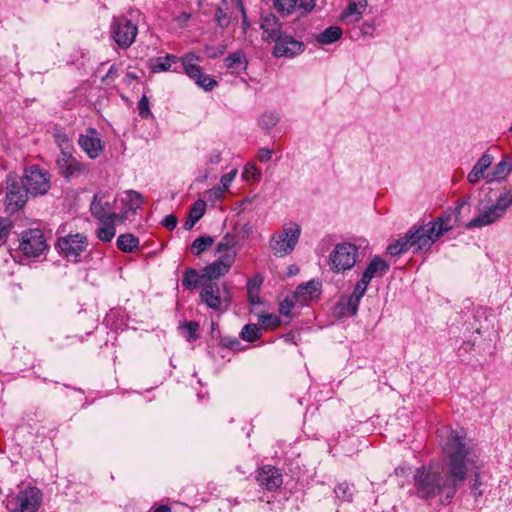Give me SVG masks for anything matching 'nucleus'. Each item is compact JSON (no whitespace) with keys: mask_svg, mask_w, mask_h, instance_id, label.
I'll return each instance as SVG.
<instances>
[{"mask_svg":"<svg viewBox=\"0 0 512 512\" xmlns=\"http://www.w3.org/2000/svg\"><path fill=\"white\" fill-rule=\"evenodd\" d=\"M447 462L444 466H421L413 474L415 494L424 500L440 496V502L449 504L467 477V463L473 462L471 440L458 431H452L444 447Z\"/></svg>","mask_w":512,"mask_h":512,"instance_id":"nucleus-1","label":"nucleus"},{"mask_svg":"<svg viewBox=\"0 0 512 512\" xmlns=\"http://www.w3.org/2000/svg\"><path fill=\"white\" fill-rule=\"evenodd\" d=\"M201 60L202 58L194 52H188L182 57L167 54L164 57L161 56L151 59L149 67L154 73L168 70L174 72L183 70L198 87L209 92L217 85V81L203 72L200 67Z\"/></svg>","mask_w":512,"mask_h":512,"instance_id":"nucleus-2","label":"nucleus"},{"mask_svg":"<svg viewBox=\"0 0 512 512\" xmlns=\"http://www.w3.org/2000/svg\"><path fill=\"white\" fill-rule=\"evenodd\" d=\"M448 229L449 227H442L439 221L414 225L403 237L388 245L387 253L398 256L410 249H413L414 254L426 253Z\"/></svg>","mask_w":512,"mask_h":512,"instance_id":"nucleus-3","label":"nucleus"},{"mask_svg":"<svg viewBox=\"0 0 512 512\" xmlns=\"http://www.w3.org/2000/svg\"><path fill=\"white\" fill-rule=\"evenodd\" d=\"M200 300L209 309L217 312L227 311L232 302V294L226 283L202 282Z\"/></svg>","mask_w":512,"mask_h":512,"instance_id":"nucleus-4","label":"nucleus"},{"mask_svg":"<svg viewBox=\"0 0 512 512\" xmlns=\"http://www.w3.org/2000/svg\"><path fill=\"white\" fill-rule=\"evenodd\" d=\"M358 248L351 243H340L329 256V266L334 273L350 270L356 263Z\"/></svg>","mask_w":512,"mask_h":512,"instance_id":"nucleus-5","label":"nucleus"},{"mask_svg":"<svg viewBox=\"0 0 512 512\" xmlns=\"http://www.w3.org/2000/svg\"><path fill=\"white\" fill-rule=\"evenodd\" d=\"M301 228L296 223H291L289 227H284L282 232L273 237L270 241V247L277 256H284L295 248Z\"/></svg>","mask_w":512,"mask_h":512,"instance_id":"nucleus-6","label":"nucleus"},{"mask_svg":"<svg viewBox=\"0 0 512 512\" xmlns=\"http://www.w3.org/2000/svg\"><path fill=\"white\" fill-rule=\"evenodd\" d=\"M42 494L36 487H30L21 491L16 497L7 503L10 512H37Z\"/></svg>","mask_w":512,"mask_h":512,"instance_id":"nucleus-7","label":"nucleus"},{"mask_svg":"<svg viewBox=\"0 0 512 512\" xmlns=\"http://www.w3.org/2000/svg\"><path fill=\"white\" fill-rule=\"evenodd\" d=\"M111 33L115 42L123 49L129 48L138 33V27L126 17L113 18Z\"/></svg>","mask_w":512,"mask_h":512,"instance_id":"nucleus-8","label":"nucleus"},{"mask_svg":"<svg viewBox=\"0 0 512 512\" xmlns=\"http://www.w3.org/2000/svg\"><path fill=\"white\" fill-rule=\"evenodd\" d=\"M19 248L27 257L40 256L48 249L43 231L38 228L23 231Z\"/></svg>","mask_w":512,"mask_h":512,"instance_id":"nucleus-9","label":"nucleus"},{"mask_svg":"<svg viewBox=\"0 0 512 512\" xmlns=\"http://www.w3.org/2000/svg\"><path fill=\"white\" fill-rule=\"evenodd\" d=\"M88 246L87 237L83 234H68L60 237L57 242L59 252L68 260L77 261V258Z\"/></svg>","mask_w":512,"mask_h":512,"instance_id":"nucleus-10","label":"nucleus"},{"mask_svg":"<svg viewBox=\"0 0 512 512\" xmlns=\"http://www.w3.org/2000/svg\"><path fill=\"white\" fill-rule=\"evenodd\" d=\"M22 181L33 196L44 195L50 189L48 172L36 166L30 167Z\"/></svg>","mask_w":512,"mask_h":512,"instance_id":"nucleus-11","label":"nucleus"},{"mask_svg":"<svg viewBox=\"0 0 512 512\" xmlns=\"http://www.w3.org/2000/svg\"><path fill=\"white\" fill-rule=\"evenodd\" d=\"M236 259V252L221 254L213 263L207 265L201 272V278L206 282L219 279L226 275Z\"/></svg>","mask_w":512,"mask_h":512,"instance_id":"nucleus-12","label":"nucleus"},{"mask_svg":"<svg viewBox=\"0 0 512 512\" xmlns=\"http://www.w3.org/2000/svg\"><path fill=\"white\" fill-rule=\"evenodd\" d=\"M28 190L22 179H13L8 182L6 193V208L9 212L15 213L21 209L26 201Z\"/></svg>","mask_w":512,"mask_h":512,"instance_id":"nucleus-13","label":"nucleus"},{"mask_svg":"<svg viewBox=\"0 0 512 512\" xmlns=\"http://www.w3.org/2000/svg\"><path fill=\"white\" fill-rule=\"evenodd\" d=\"M275 42L273 55L275 57H294L303 52L305 44L294 38L292 35L284 33Z\"/></svg>","mask_w":512,"mask_h":512,"instance_id":"nucleus-14","label":"nucleus"},{"mask_svg":"<svg viewBox=\"0 0 512 512\" xmlns=\"http://www.w3.org/2000/svg\"><path fill=\"white\" fill-rule=\"evenodd\" d=\"M316 0H272L275 10L282 16H288L295 12L308 14L315 7Z\"/></svg>","mask_w":512,"mask_h":512,"instance_id":"nucleus-15","label":"nucleus"},{"mask_svg":"<svg viewBox=\"0 0 512 512\" xmlns=\"http://www.w3.org/2000/svg\"><path fill=\"white\" fill-rule=\"evenodd\" d=\"M257 482L268 491H275L283 484V476L281 471L271 465L261 467L257 474Z\"/></svg>","mask_w":512,"mask_h":512,"instance_id":"nucleus-16","label":"nucleus"},{"mask_svg":"<svg viewBox=\"0 0 512 512\" xmlns=\"http://www.w3.org/2000/svg\"><path fill=\"white\" fill-rule=\"evenodd\" d=\"M56 165L59 173L67 180L79 176L85 170V166L76 160L72 153L61 154L56 160Z\"/></svg>","mask_w":512,"mask_h":512,"instance_id":"nucleus-17","label":"nucleus"},{"mask_svg":"<svg viewBox=\"0 0 512 512\" xmlns=\"http://www.w3.org/2000/svg\"><path fill=\"white\" fill-rule=\"evenodd\" d=\"M501 215L492 205L486 207L483 202L479 204V214L466 224L467 229L480 228L490 225L500 219Z\"/></svg>","mask_w":512,"mask_h":512,"instance_id":"nucleus-18","label":"nucleus"},{"mask_svg":"<svg viewBox=\"0 0 512 512\" xmlns=\"http://www.w3.org/2000/svg\"><path fill=\"white\" fill-rule=\"evenodd\" d=\"M260 27L263 30L264 39L267 41H276L285 33L281 30L282 24L279 18L272 13H268L261 17Z\"/></svg>","mask_w":512,"mask_h":512,"instance_id":"nucleus-19","label":"nucleus"},{"mask_svg":"<svg viewBox=\"0 0 512 512\" xmlns=\"http://www.w3.org/2000/svg\"><path fill=\"white\" fill-rule=\"evenodd\" d=\"M78 142L90 158H96L102 151L101 140L94 128H88L87 133L81 135Z\"/></svg>","mask_w":512,"mask_h":512,"instance_id":"nucleus-20","label":"nucleus"},{"mask_svg":"<svg viewBox=\"0 0 512 512\" xmlns=\"http://www.w3.org/2000/svg\"><path fill=\"white\" fill-rule=\"evenodd\" d=\"M368 6V0H349L347 7L341 13V19L347 23H357Z\"/></svg>","mask_w":512,"mask_h":512,"instance_id":"nucleus-21","label":"nucleus"},{"mask_svg":"<svg viewBox=\"0 0 512 512\" xmlns=\"http://www.w3.org/2000/svg\"><path fill=\"white\" fill-rule=\"evenodd\" d=\"M369 283H370V281L365 279L363 276L356 283L353 293L350 295V297L347 299V301L345 303L346 309L350 313V315L354 316L357 314L361 298L365 294Z\"/></svg>","mask_w":512,"mask_h":512,"instance_id":"nucleus-22","label":"nucleus"},{"mask_svg":"<svg viewBox=\"0 0 512 512\" xmlns=\"http://www.w3.org/2000/svg\"><path fill=\"white\" fill-rule=\"evenodd\" d=\"M390 265L379 256H374L362 276L371 282L375 277H383L389 271Z\"/></svg>","mask_w":512,"mask_h":512,"instance_id":"nucleus-23","label":"nucleus"},{"mask_svg":"<svg viewBox=\"0 0 512 512\" xmlns=\"http://www.w3.org/2000/svg\"><path fill=\"white\" fill-rule=\"evenodd\" d=\"M105 197L102 193H97L94 195L93 200L90 204V211L92 215L97 218L100 222L106 221L109 219V214L107 211L111 209L110 204L107 201H103Z\"/></svg>","mask_w":512,"mask_h":512,"instance_id":"nucleus-24","label":"nucleus"},{"mask_svg":"<svg viewBox=\"0 0 512 512\" xmlns=\"http://www.w3.org/2000/svg\"><path fill=\"white\" fill-rule=\"evenodd\" d=\"M492 159V156H490L489 154L482 155V157L477 161V163L474 165V167L468 174L467 178L471 184L479 182L480 179L484 177L485 171L492 164Z\"/></svg>","mask_w":512,"mask_h":512,"instance_id":"nucleus-25","label":"nucleus"},{"mask_svg":"<svg viewBox=\"0 0 512 512\" xmlns=\"http://www.w3.org/2000/svg\"><path fill=\"white\" fill-rule=\"evenodd\" d=\"M321 294V283L311 280L307 283L300 284L295 291V297H301L303 301L319 297Z\"/></svg>","mask_w":512,"mask_h":512,"instance_id":"nucleus-26","label":"nucleus"},{"mask_svg":"<svg viewBox=\"0 0 512 512\" xmlns=\"http://www.w3.org/2000/svg\"><path fill=\"white\" fill-rule=\"evenodd\" d=\"M224 63L225 66L235 74H239L247 68V60L242 51L231 53L225 58Z\"/></svg>","mask_w":512,"mask_h":512,"instance_id":"nucleus-27","label":"nucleus"},{"mask_svg":"<svg viewBox=\"0 0 512 512\" xmlns=\"http://www.w3.org/2000/svg\"><path fill=\"white\" fill-rule=\"evenodd\" d=\"M206 210V202L202 199L195 201L190 209L189 216L185 221L183 228L191 230L194 225L203 217Z\"/></svg>","mask_w":512,"mask_h":512,"instance_id":"nucleus-28","label":"nucleus"},{"mask_svg":"<svg viewBox=\"0 0 512 512\" xmlns=\"http://www.w3.org/2000/svg\"><path fill=\"white\" fill-rule=\"evenodd\" d=\"M342 29L338 26H329L315 36V40L321 45H329L342 37Z\"/></svg>","mask_w":512,"mask_h":512,"instance_id":"nucleus-29","label":"nucleus"},{"mask_svg":"<svg viewBox=\"0 0 512 512\" xmlns=\"http://www.w3.org/2000/svg\"><path fill=\"white\" fill-rule=\"evenodd\" d=\"M126 197L122 199L125 210L135 213L143 204V196L135 190H127Z\"/></svg>","mask_w":512,"mask_h":512,"instance_id":"nucleus-30","label":"nucleus"},{"mask_svg":"<svg viewBox=\"0 0 512 512\" xmlns=\"http://www.w3.org/2000/svg\"><path fill=\"white\" fill-rule=\"evenodd\" d=\"M202 282H205L204 279L201 278V274L199 275L194 268L189 267L185 269L182 278V286L185 289L192 290L198 285L201 286Z\"/></svg>","mask_w":512,"mask_h":512,"instance_id":"nucleus-31","label":"nucleus"},{"mask_svg":"<svg viewBox=\"0 0 512 512\" xmlns=\"http://www.w3.org/2000/svg\"><path fill=\"white\" fill-rule=\"evenodd\" d=\"M139 246V239L133 234H122L117 238V247L125 253H131Z\"/></svg>","mask_w":512,"mask_h":512,"instance_id":"nucleus-32","label":"nucleus"},{"mask_svg":"<svg viewBox=\"0 0 512 512\" xmlns=\"http://www.w3.org/2000/svg\"><path fill=\"white\" fill-rule=\"evenodd\" d=\"M470 458L473 459V462H469L467 463V466L469 464L473 465L474 466V472H473V481L471 483V492L473 494V497L475 500H477L479 497L482 496L483 492L480 490V486H481V482H480V465H477V461L474 459V456H473V451L471 450V455H470Z\"/></svg>","mask_w":512,"mask_h":512,"instance_id":"nucleus-33","label":"nucleus"},{"mask_svg":"<svg viewBox=\"0 0 512 512\" xmlns=\"http://www.w3.org/2000/svg\"><path fill=\"white\" fill-rule=\"evenodd\" d=\"M512 205V191L505 190L500 193L492 206L501 214L504 215L506 210Z\"/></svg>","mask_w":512,"mask_h":512,"instance_id":"nucleus-34","label":"nucleus"},{"mask_svg":"<svg viewBox=\"0 0 512 512\" xmlns=\"http://www.w3.org/2000/svg\"><path fill=\"white\" fill-rule=\"evenodd\" d=\"M214 243V238L211 236H200L196 238L192 245L191 251L194 255L199 256L202 252L210 248Z\"/></svg>","mask_w":512,"mask_h":512,"instance_id":"nucleus-35","label":"nucleus"},{"mask_svg":"<svg viewBox=\"0 0 512 512\" xmlns=\"http://www.w3.org/2000/svg\"><path fill=\"white\" fill-rule=\"evenodd\" d=\"M511 170H512L511 162L508 160H504L502 158V160L497 165H495L491 176L488 175L489 180L492 181L495 179H497V180L503 179L510 173Z\"/></svg>","mask_w":512,"mask_h":512,"instance_id":"nucleus-36","label":"nucleus"},{"mask_svg":"<svg viewBox=\"0 0 512 512\" xmlns=\"http://www.w3.org/2000/svg\"><path fill=\"white\" fill-rule=\"evenodd\" d=\"M240 337L247 342H254L261 337V329L256 324H246L241 332Z\"/></svg>","mask_w":512,"mask_h":512,"instance_id":"nucleus-37","label":"nucleus"},{"mask_svg":"<svg viewBox=\"0 0 512 512\" xmlns=\"http://www.w3.org/2000/svg\"><path fill=\"white\" fill-rule=\"evenodd\" d=\"M235 237L231 234H226L220 242L217 243L216 253L219 254H227L231 252H235L233 247L235 246Z\"/></svg>","mask_w":512,"mask_h":512,"instance_id":"nucleus-38","label":"nucleus"},{"mask_svg":"<svg viewBox=\"0 0 512 512\" xmlns=\"http://www.w3.org/2000/svg\"><path fill=\"white\" fill-rule=\"evenodd\" d=\"M279 122V115L274 111H266L264 112L259 120V126L262 129H271Z\"/></svg>","mask_w":512,"mask_h":512,"instance_id":"nucleus-39","label":"nucleus"},{"mask_svg":"<svg viewBox=\"0 0 512 512\" xmlns=\"http://www.w3.org/2000/svg\"><path fill=\"white\" fill-rule=\"evenodd\" d=\"M334 493L338 499L351 502L353 498V486L349 485L347 482L339 483L335 487Z\"/></svg>","mask_w":512,"mask_h":512,"instance_id":"nucleus-40","label":"nucleus"},{"mask_svg":"<svg viewBox=\"0 0 512 512\" xmlns=\"http://www.w3.org/2000/svg\"><path fill=\"white\" fill-rule=\"evenodd\" d=\"M101 223L102 226L97 229V237L103 242H110L116 234L115 226L106 221H101Z\"/></svg>","mask_w":512,"mask_h":512,"instance_id":"nucleus-41","label":"nucleus"},{"mask_svg":"<svg viewBox=\"0 0 512 512\" xmlns=\"http://www.w3.org/2000/svg\"><path fill=\"white\" fill-rule=\"evenodd\" d=\"M55 142L61 150V154L71 153L72 144L69 137L63 132H57L54 135Z\"/></svg>","mask_w":512,"mask_h":512,"instance_id":"nucleus-42","label":"nucleus"},{"mask_svg":"<svg viewBox=\"0 0 512 512\" xmlns=\"http://www.w3.org/2000/svg\"><path fill=\"white\" fill-rule=\"evenodd\" d=\"M183 328L187 331L188 335L186 336L187 341L193 342L199 338L198 330L199 323L196 321H185L183 324Z\"/></svg>","mask_w":512,"mask_h":512,"instance_id":"nucleus-43","label":"nucleus"},{"mask_svg":"<svg viewBox=\"0 0 512 512\" xmlns=\"http://www.w3.org/2000/svg\"><path fill=\"white\" fill-rule=\"evenodd\" d=\"M11 228L12 221L9 218L0 217V246L6 242Z\"/></svg>","mask_w":512,"mask_h":512,"instance_id":"nucleus-44","label":"nucleus"},{"mask_svg":"<svg viewBox=\"0 0 512 512\" xmlns=\"http://www.w3.org/2000/svg\"><path fill=\"white\" fill-rule=\"evenodd\" d=\"M259 323L264 328H274L280 324V320L277 316L267 313L259 316Z\"/></svg>","mask_w":512,"mask_h":512,"instance_id":"nucleus-45","label":"nucleus"},{"mask_svg":"<svg viewBox=\"0 0 512 512\" xmlns=\"http://www.w3.org/2000/svg\"><path fill=\"white\" fill-rule=\"evenodd\" d=\"M214 19L217 25L222 29L227 28L230 24V16L221 7L216 9Z\"/></svg>","mask_w":512,"mask_h":512,"instance_id":"nucleus-46","label":"nucleus"},{"mask_svg":"<svg viewBox=\"0 0 512 512\" xmlns=\"http://www.w3.org/2000/svg\"><path fill=\"white\" fill-rule=\"evenodd\" d=\"M219 344L222 347L229 348L231 350H239L241 347V342L237 338L230 336L221 337Z\"/></svg>","mask_w":512,"mask_h":512,"instance_id":"nucleus-47","label":"nucleus"},{"mask_svg":"<svg viewBox=\"0 0 512 512\" xmlns=\"http://www.w3.org/2000/svg\"><path fill=\"white\" fill-rule=\"evenodd\" d=\"M263 278L260 275H256L247 282V292H258L262 285Z\"/></svg>","mask_w":512,"mask_h":512,"instance_id":"nucleus-48","label":"nucleus"},{"mask_svg":"<svg viewBox=\"0 0 512 512\" xmlns=\"http://www.w3.org/2000/svg\"><path fill=\"white\" fill-rule=\"evenodd\" d=\"M138 110L139 115L142 118H148L149 116H151L148 98H140V101L138 103Z\"/></svg>","mask_w":512,"mask_h":512,"instance_id":"nucleus-49","label":"nucleus"},{"mask_svg":"<svg viewBox=\"0 0 512 512\" xmlns=\"http://www.w3.org/2000/svg\"><path fill=\"white\" fill-rule=\"evenodd\" d=\"M128 218V211L125 210L121 213H110L109 219L106 220V223L114 225L115 222L123 223Z\"/></svg>","mask_w":512,"mask_h":512,"instance_id":"nucleus-50","label":"nucleus"},{"mask_svg":"<svg viewBox=\"0 0 512 512\" xmlns=\"http://www.w3.org/2000/svg\"><path fill=\"white\" fill-rule=\"evenodd\" d=\"M452 220H453V214L447 213V214H444V215H441V216L435 218L433 221H439L441 223L442 227H449L448 231H450L451 229H453L454 224H455L452 222Z\"/></svg>","mask_w":512,"mask_h":512,"instance_id":"nucleus-51","label":"nucleus"},{"mask_svg":"<svg viewBox=\"0 0 512 512\" xmlns=\"http://www.w3.org/2000/svg\"><path fill=\"white\" fill-rule=\"evenodd\" d=\"M375 29L376 27L374 21H366L360 26V32L363 36L372 37L374 35Z\"/></svg>","mask_w":512,"mask_h":512,"instance_id":"nucleus-52","label":"nucleus"},{"mask_svg":"<svg viewBox=\"0 0 512 512\" xmlns=\"http://www.w3.org/2000/svg\"><path fill=\"white\" fill-rule=\"evenodd\" d=\"M294 307V303L291 299L286 298L280 303L279 311L284 316H289L291 309Z\"/></svg>","mask_w":512,"mask_h":512,"instance_id":"nucleus-53","label":"nucleus"},{"mask_svg":"<svg viewBox=\"0 0 512 512\" xmlns=\"http://www.w3.org/2000/svg\"><path fill=\"white\" fill-rule=\"evenodd\" d=\"M469 200H470V196H464L462 197L461 199L458 200L457 202V206L455 207V210H454V217H455V223L459 220V215L461 213V209L465 206V205H468L469 204Z\"/></svg>","mask_w":512,"mask_h":512,"instance_id":"nucleus-54","label":"nucleus"},{"mask_svg":"<svg viewBox=\"0 0 512 512\" xmlns=\"http://www.w3.org/2000/svg\"><path fill=\"white\" fill-rule=\"evenodd\" d=\"M230 2L233 6L237 7L239 9V11L241 12L242 18H243L242 23L245 28L246 26L249 25V22L247 20L246 10H245L242 0H230Z\"/></svg>","mask_w":512,"mask_h":512,"instance_id":"nucleus-55","label":"nucleus"},{"mask_svg":"<svg viewBox=\"0 0 512 512\" xmlns=\"http://www.w3.org/2000/svg\"><path fill=\"white\" fill-rule=\"evenodd\" d=\"M177 223V217L173 214L167 215L162 221L163 226H165L169 230L175 229Z\"/></svg>","mask_w":512,"mask_h":512,"instance_id":"nucleus-56","label":"nucleus"},{"mask_svg":"<svg viewBox=\"0 0 512 512\" xmlns=\"http://www.w3.org/2000/svg\"><path fill=\"white\" fill-rule=\"evenodd\" d=\"M235 176H236V171H231L221 177L220 183L225 190H227L229 188V186Z\"/></svg>","mask_w":512,"mask_h":512,"instance_id":"nucleus-57","label":"nucleus"},{"mask_svg":"<svg viewBox=\"0 0 512 512\" xmlns=\"http://www.w3.org/2000/svg\"><path fill=\"white\" fill-rule=\"evenodd\" d=\"M272 157V150L268 148H261L258 152V159L260 162H268L271 160Z\"/></svg>","mask_w":512,"mask_h":512,"instance_id":"nucleus-58","label":"nucleus"},{"mask_svg":"<svg viewBox=\"0 0 512 512\" xmlns=\"http://www.w3.org/2000/svg\"><path fill=\"white\" fill-rule=\"evenodd\" d=\"M191 18V15L187 12L180 13L176 18L175 21L177 24L181 27L185 26L188 20Z\"/></svg>","mask_w":512,"mask_h":512,"instance_id":"nucleus-59","label":"nucleus"},{"mask_svg":"<svg viewBox=\"0 0 512 512\" xmlns=\"http://www.w3.org/2000/svg\"><path fill=\"white\" fill-rule=\"evenodd\" d=\"M221 161V152L219 150H213L209 156L208 162L212 165H216Z\"/></svg>","mask_w":512,"mask_h":512,"instance_id":"nucleus-60","label":"nucleus"},{"mask_svg":"<svg viewBox=\"0 0 512 512\" xmlns=\"http://www.w3.org/2000/svg\"><path fill=\"white\" fill-rule=\"evenodd\" d=\"M226 190L221 186V187H214L212 189H210L208 191V194L210 197H215L217 199H220L222 196H223V193L225 192Z\"/></svg>","mask_w":512,"mask_h":512,"instance_id":"nucleus-61","label":"nucleus"},{"mask_svg":"<svg viewBox=\"0 0 512 512\" xmlns=\"http://www.w3.org/2000/svg\"><path fill=\"white\" fill-rule=\"evenodd\" d=\"M248 302L251 305H257L261 303L260 297L257 294V292H248Z\"/></svg>","mask_w":512,"mask_h":512,"instance_id":"nucleus-62","label":"nucleus"},{"mask_svg":"<svg viewBox=\"0 0 512 512\" xmlns=\"http://www.w3.org/2000/svg\"><path fill=\"white\" fill-rule=\"evenodd\" d=\"M154 512H171V509L166 505H162L158 507Z\"/></svg>","mask_w":512,"mask_h":512,"instance_id":"nucleus-63","label":"nucleus"},{"mask_svg":"<svg viewBox=\"0 0 512 512\" xmlns=\"http://www.w3.org/2000/svg\"><path fill=\"white\" fill-rule=\"evenodd\" d=\"M217 331V333H219V330H218V326L216 323L212 322L211 323V333H212V337H215L214 335V332Z\"/></svg>","mask_w":512,"mask_h":512,"instance_id":"nucleus-64","label":"nucleus"}]
</instances>
